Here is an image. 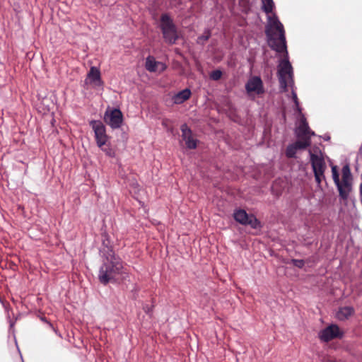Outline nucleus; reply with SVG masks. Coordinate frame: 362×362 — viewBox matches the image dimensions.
<instances>
[{"mask_svg":"<svg viewBox=\"0 0 362 362\" xmlns=\"http://www.w3.org/2000/svg\"><path fill=\"white\" fill-rule=\"evenodd\" d=\"M99 148L105 153L106 156L110 158H113L115 156V151L111 147L110 144L108 141L104 146Z\"/></svg>","mask_w":362,"mask_h":362,"instance_id":"aec40b11","label":"nucleus"},{"mask_svg":"<svg viewBox=\"0 0 362 362\" xmlns=\"http://www.w3.org/2000/svg\"><path fill=\"white\" fill-rule=\"evenodd\" d=\"M221 76H222V72L220 70H215V71H212V73L211 74V78L214 81H217V80L220 79Z\"/></svg>","mask_w":362,"mask_h":362,"instance_id":"5701e85b","label":"nucleus"},{"mask_svg":"<svg viewBox=\"0 0 362 362\" xmlns=\"http://www.w3.org/2000/svg\"><path fill=\"white\" fill-rule=\"evenodd\" d=\"M48 325L49 326L50 328H52L54 332L57 334L59 335V337H61V334L58 333V331L54 328V327L53 326V325L51 323V322H48Z\"/></svg>","mask_w":362,"mask_h":362,"instance_id":"bb28decb","label":"nucleus"},{"mask_svg":"<svg viewBox=\"0 0 362 362\" xmlns=\"http://www.w3.org/2000/svg\"><path fill=\"white\" fill-rule=\"evenodd\" d=\"M316 182L320 184L322 179L325 178L324 173L320 174L318 172H313Z\"/></svg>","mask_w":362,"mask_h":362,"instance_id":"b1692460","label":"nucleus"},{"mask_svg":"<svg viewBox=\"0 0 362 362\" xmlns=\"http://www.w3.org/2000/svg\"><path fill=\"white\" fill-rule=\"evenodd\" d=\"M359 197H360V201H361V203L362 205V182L360 184V186H359Z\"/></svg>","mask_w":362,"mask_h":362,"instance_id":"cd10ccee","label":"nucleus"},{"mask_svg":"<svg viewBox=\"0 0 362 362\" xmlns=\"http://www.w3.org/2000/svg\"><path fill=\"white\" fill-rule=\"evenodd\" d=\"M323 139L325 141H329L330 139V136L329 135L325 134L323 136Z\"/></svg>","mask_w":362,"mask_h":362,"instance_id":"c85d7f7f","label":"nucleus"},{"mask_svg":"<svg viewBox=\"0 0 362 362\" xmlns=\"http://www.w3.org/2000/svg\"><path fill=\"white\" fill-rule=\"evenodd\" d=\"M342 336L343 333L340 332L339 327L336 325H329L318 334L320 339L324 342H328L335 338H341Z\"/></svg>","mask_w":362,"mask_h":362,"instance_id":"6e6552de","label":"nucleus"},{"mask_svg":"<svg viewBox=\"0 0 362 362\" xmlns=\"http://www.w3.org/2000/svg\"><path fill=\"white\" fill-rule=\"evenodd\" d=\"M245 225H249L254 229H257L261 227L260 221L252 214L249 215Z\"/></svg>","mask_w":362,"mask_h":362,"instance_id":"6ab92c4d","label":"nucleus"},{"mask_svg":"<svg viewBox=\"0 0 362 362\" xmlns=\"http://www.w3.org/2000/svg\"><path fill=\"white\" fill-rule=\"evenodd\" d=\"M41 320H42L43 322H46V323H47V324H48V322H49V321H48L45 317H42V318H41Z\"/></svg>","mask_w":362,"mask_h":362,"instance_id":"c756f323","label":"nucleus"},{"mask_svg":"<svg viewBox=\"0 0 362 362\" xmlns=\"http://www.w3.org/2000/svg\"><path fill=\"white\" fill-rule=\"evenodd\" d=\"M211 35V30L209 29H205L204 33L199 36L197 40V44L204 45L206 41H207Z\"/></svg>","mask_w":362,"mask_h":362,"instance_id":"412c9836","label":"nucleus"},{"mask_svg":"<svg viewBox=\"0 0 362 362\" xmlns=\"http://www.w3.org/2000/svg\"><path fill=\"white\" fill-rule=\"evenodd\" d=\"M341 173L342 181L341 182V185H342V190L346 193V199H347L349 196V193L352 190V175L349 165L347 164L344 165Z\"/></svg>","mask_w":362,"mask_h":362,"instance_id":"1a4fd4ad","label":"nucleus"},{"mask_svg":"<svg viewBox=\"0 0 362 362\" xmlns=\"http://www.w3.org/2000/svg\"><path fill=\"white\" fill-rule=\"evenodd\" d=\"M104 120L112 129H118L122 124L123 115L119 109L115 108L105 112Z\"/></svg>","mask_w":362,"mask_h":362,"instance_id":"423d86ee","label":"nucleus"},{"mask_svg":"<svg viewBox=\"0 0 362 362\" xmlns=\"http://www.w3.org/2000/svg\"><path fill=\"white\" fill-rule=\"evenodd\" d=\"M294 265L301 268L304 266V262L303 260H298V259H293Z\"/></svg>","mask_w":362,"mask_h":362,"instance_id":"393cba45","label":"nucleus"},{"mask_svg":"<svg viewBox=\"0 0 362 362\" xmlns=\"http://www.w3.org/2000/svg\"><path fill=\"white\" fill-rule=\"evenodd\" d=\"M261 1H262V11L266 14L268 15V16H267L268 23L265 28V33L267 34V29L269 27L270 23H272V21L274 20V18H276L282 25H283V24L279 21V20L276 14L269 16V14L272 13L274 7V3L273 0H261Z\"/></svg>","mask_w":362,"mask_h":362,"instance_id":"ddd939ff","label":"nucleus"},{"mask_svg":"<svg viewBox=\"0 0 362 362\" xmlns=\"http://www.w3.org/2000/svg\"><path fill=\"white\" fill-rule=\"evenodd\" d=\"M248 216L249 214H247V212L243 209L236 210L233 214L235 220L243 225L245 224Z\"/></svg>","mask_w":362,"mask_h":362,"instance_id":"a211bd4d","label":"nucleus"},{"mask_svg":"<svg viewBox=\"0 0 362 362\" xmlns=\"http://www.w3.org/2000/svg\"><path fill=\"white\" fill-rule=\"evenodd\" d=\"M87 79L90 81V83H94L95 86H102L103 81L100 77V71L99 69L95 66H91L90 71L87 74Z\"/></svg>","mask_w":362,"mask_h":362,"instance_id":"4468645a","label":"nucleus"},{"mask_svg":"<svg viewBox=\"0 0 362 362\" xmlns=\"http://www.w3.org/2000/svg\"><path fill=\"white\" fill-rule=\"evenodd\" d=\"M191 90L189 88H185L173 97V101L175 104H182L191 96Z\"/></svg>","mask_w":362,"mask_h":362,"instance_id":"dca6fc26","label":"nucleus"},{"mask_svg":"<svg viewBox=\"0 0 362 362\" xmlns=\"http://www.w3.org/2000/svg\"><path fill=\"white\" fill-rule=\"evenodd\" d=\"M332 178L335 185L337 187L339 194L341 199L346 200V193L342 190V185H341V182L339 180V175L337 170V168L336 165H333L332 167Z\"/></svg>","mask_w":362,"mask_h":362,"instance_id":"2eb2a0df","label":"nucleus"},{"mask_svg":"<svg viewBox=\"0 0 362 362\" xmlns=\"http://www.w3.org/2000/svg\"><path fill=\"white\" fill-rule=\"evenodd\" d=\"M145 68L150 72L158 71L160 73L166 69L167 66L161 62L156 61L153 57L148 56L146 59Z\"/></svg>","mask_w":362,"mask_h":362,"instance_id":"9b49d317","label":"nucleus"},{"mask_svg":"<svg viewBox=\"0 0 362 362\" xmlns=\"http://www.w3.org/2000/svg\"><path fill=\"white\" fill-rule=\"evenodd\" d=\"M267 37L268 45L273 50L279 53H284V57L279 61L277 66V76L280 90L286 93L288 90V87L291 88L292 99L295 103L296 110L302 118L303 115L295 90L293 70L288 59L285 30L284 25L276 18L270 23L267 29Z\"/></svg>","mask_w":362,"mask_h":362,"instance_id":"f257e3e1","label":"nucleus"},{"mask_svg":"<svg viewBox=\"0 0 362 362\" xmlns=\"http://www.w3.org/2000/svg\"><path fill=\"white\" fill-rule=\"evenodd\" d=\"M354 313V310L353 307L351 306H345L340 308L337 311L336 316L337 318L339 320H346L350 316H351Z\"/></svg>","mask_w":362,"mask_h":362,"instance_id":"f3484780","label":"nucleus"},{"mask_svg":"<svg viewBox=\"0 0 362 362\" xmlns=\"http://www.w3.org/2000/svg\"><path fill=\"white\" fill-rule=\"evenodd\" d=\"M310 156V163L313 172H318L320 174L325 173L326 169V163L321 155L314 154L309 151Z\"/></svg>","mask_w":362,"mask_h":362,"instance_id":"9d476101","label":"nucleus"},{"mask_svg":"<svg viewBox=\"0 0 362 362\" xmlns=\"http://www.w3.org/2000/svg\"><path fill=\"white\" fill-rule=\"evenodd\" d=\"M143 309L145 311V313H147V314H150L151 313V308L148 305H144L143 307Z\"/></svg>","mask_w":362,"mask_h":362,"instance_id":"a878e982","label":"nucleus"},{"mask_svg":"<svg viewBox=\"0 0 362 362\" xmlns=\"http://www.w3.org/2000/svg\"><path fill=\"white\" fill-rule=\"evenodd\" d=\"M181 132L182 139L185 141L187 147L189 149L196 148L197 141L192 137V130L186 124L181 126Z\"/></svg>","mask_w":362,"mask_h":362,"instance_id":"f8f14e48","label":"nucleus"},{"mask_svg":"<svg viewBox=\"0 0 362 362\" xmlns=\"http://www.w3.org/2000/svg\"><path fill=\"white\" fill-rule=\"evenodd\" d=\"M295 134L300 139L293 143L298 150L305 149L307 147L310 146L311 145L310 138L312 136L315 135V132L310 129L304 115H302L300 124L296 129Z\"/></svg>","mask_w":362,"mask_h":362,"instance_id":"7ed1b4c3","label":"nucleus"},{"mask_svg":"<svg viewBox=\"0 0 362 362\" xmlns=\"http://www.w3.org/2000/svg\"><path fill=\"white\" fill-rule=\"evenodd\" d=\"M95 134V139L98 147H102L108 141V136L106 134V129L101 121L93 120L90 122Z\"/></svg>","mask_w":362,"mask_h":362,"instance_id":"39448f33","label":"nucleus"},{"mask_svg":"<svg viewBox=\"0 0 362 362\" xmlns=\"http://www.w3.org/2000/svg\"><path fill=\"white\" fill-rule=\"evenodd\" d=\"M298 149L294 144H289L286 150V156L288 158H295Z\"/></svg>","mask_w":362,"mask_h":362,"instance_id":"4be33fe9","label":"nucleus"},{"mask_svg":"<svg viewBox=\"0 0 362 362\" xmlns=\"http://www.w3.org/2000/svg\"><path fill=\"white\" fill-rule=\"evenodd\" d=\"M98 280L103 284H119L127 278L129 273L122 259L112 250L108 249L98 272Z\"/></svg>","mask_w":362,"mask_h":362,"instance_id":"f03ea898","label":"nucleus"},{"mask_svg":"<svg viewBox=\"0 0 362 362\" xmlns=\"http://www.w3.org/2000/svg\"><path fill=\"white\" fill-rule=\"evenodd\" d=\"M245 88L249 95L252 93L262 95L265 92L263 81L257 76H251L245 83Z\"/></svg>","mask_w":362,"mask_h":362,"instance_id":"0eeeda50","label":"nucleus"},{"mask_svg":"<svg viewBox=\"0 0 362 362\" xmlns=\"http://www.w3.org/2000/svg\"><path fill=\"white\" fill-rule=\"evenodd\" d=\"M163 39L165 42L173 45L178 39L176 25L168 13H163L160 16L159 25Z\"/></svg>","mask_w":362,"mask_h":362,"instance_id":"20e7f679","label":"nucleus"}]
</instances>
